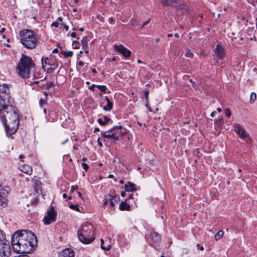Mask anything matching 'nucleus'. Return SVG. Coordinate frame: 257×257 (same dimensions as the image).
<instances>
[{"label":"nucleus","mask_w":257,"mask_h":257,"mask_svg":"<svg viewBox=\"0 0 257 257\" xmlns=\"http://www.w3.org/2000/svg\"><path fill=\"white\" fill-rule=\"evenodd\" d=\"M74 251L69 248H67L61 251L58 255V257H74Z\"/></svg>","instance_id":"nucleus-15"},{"label":"nucleus","mask_w":257,"mask_h":257,"mask_svg":"<svg viewBox=\"0 0 257 257\" xmlns=\"http://www.w3.org/2000/svg\"><path fill=\"white\" fill-rule=\"evenodd\" d=\"M53 52L54 53L58 52V49L57 48H55V49L53 50Z\"/></svg>","instance_id":"nucleus-58"},{"label":"nucleus","mask_w":257,"mask_h":257,"mask_svg":"<svg viewBox=\"0 0 257 257\" xmlns=\"http://www.w3.org/2000/svg\"><path fill=\"white\" fill-rule=\"evenodd\" d=\"M79 30L81 32H83L84 31V29L83 28H81L79 29Z\"/></svg>","instance_id":"nucleus-63"},{"label":"nucleus","mask_w":257,"mask_h":257,"mask_svg":"<svg viewBox=\"0 0 257 257\" xmlns=\"http://www.w3.org/2000/svg\"><path fill=\"white\" fill-rule=\"evenodd\" d=\"M20 41L27 49H34L38 44V39L35 33L28 29L22 30L20 33Z\"/></svg>","instance_id":"nucleus-2"},{"label":"nucleus","mask_w":257,"mask_h":257,"mask_svg":"<svg viewBox=\"0 0 257 257\" xmlns=\"http://www.w3.org/2000/svg\"><path fill=\"white\" fill-rule=\"evenodd\" d=\"M256 99V95L255 93L252 92L250 95V102L253 103Z\"/></svg>","instance_id":"nucleus-32"},{"label":"nucleus","mask_w":257,"mask_h":257,"mask_svg":"<svg viewBox=\"0 0 257 257\" xmlns=\"http://www.w3.org/2000/svg\"><path fill=\"white\" fill-rule=\"evenodd\" d=\"M58 25H59V23H58V22L56 21V22H53L51 26L57 28L58 27Z\"/></svg>","instance_id":"nucleus-39"},{"label":"nucleus","mask_w":257,"mask_h":257,"mask_svg":"<svg viewBox=\"0 0 257 257\" xmlns=\"http://www.w3.org/2000/svg\"><path fill=\"white\" fill-rule=\"evenodd\" d=\"M10 92L8 84H3L0 85V98L7 97L8 99H9Z\"/></svg>","instance_id":"nucleus-14"},{"label":"nucleus","mask_w":257,"mask_h":257,"mask_svg":"<svg viewBox=\"0 0 257 257\" xmlns=\"http://www.w3.org/2000/svg\"><path fill=\"white\" fill-rule=\"evenodd\" d=\"M101 247L102 249H103L104 250H108L110 248L111 246L109 244L105 245V244H104V240L102 239H101Z\"/></svg>","instance_id":"nucleus-29"},{"label":"nucleus","mask_w":257,"mask_h":257,"mask_svg":"<svg viewBox=\"0 0 257 257\" xmlns=\"http://www.w3.org/2000/svg\"><path fill=\"white\" fill-rule=\"evenodd\" d=\"M78 188V187L77 185H76V186H72L71 187L70 191H71V192H73L74 191L77 190Z\"/></svg>","instance_id":"nucleus-38"},{"label":"nucleus","mask_w":257,"mask_h":257,"mask_svg":"<svg viewBox=\"0 0 257 257\" xmlns=\"http://www.w3.org/2000/svg\"><path fill=\"white\" fill-rule=\"evenodd\" d=\"M96 86V85H95V84H92L91 86L89 87V89L90 90H94V87Z\"/></svg>","instance_id":"nucleus-50"},{"label":"nucleus","mask_w":257,"mask_h":257,"mask_svg":"<svg viewBox=\"0 0 257 257\" xmlns=\"http://www.w3.org/2000/svg\"><path fill=\"white\" fill-rule=\"evenodd\" d=\"M71 36L72 37H76V33L75 32H73L71 34Z\"/></svg>","instance_id":"nucleus-55"},{"label":"nucleus","mask_w":257,"mask_h":257,"mask_svg":"<svg viewBox=\"0 0 257 257\" xmlns=\"http://www.w3.org/2000/svg\"><path fill=\"white\" fill-rule=\"evenodd\" d=\"M100 131L99 128H98V127H96L95 129H94V132L95 133L96 132H99Z\"/></svg>","instance_id":"nucleus-59"},{"label":"nucleus","mask_w":257,"mask_h":257,"mask_svg":"<svg viewBox=\"0 0 257 257\" xmlns=\"http://www.w3.org/2000/svg\"><path fill=\"white\" fill-rule=\"evenodd\" d=\"M70 208L71 209H72L76 210L77 211H79V212L80 211L79 210V205H78L71 204L70 205Z\"/></svg>","instance_id":"nucleus-34"},{"label":"nucleus","mask_w":257,"mask_h":257,"mask_svg":"<svg viewBox=\"0 0 257 257\" xmlns=\"http://www.w3.org/2000/svg\"><path fill=\"white\" fill-rule=\"evenodd\" d=\"M60 53L64 55L65 57H72L73 55V53L72 51H68V52H66V51H64L63 50H61L60 51Z\"/></svg>","instance_id":"nucleus-30"},{"label":"nucleus","mask_w":257,"mask_h":257,"mask_svg":"<svg viewBox=\"0 0 257 257\" xmlns=\"http://www.w3.org/2000/svg\"><path fill=\"white\" fill-rule=\"evenodd\" d=\"M113 177V175H109L108 176V178H112Z\"/></svg>","instance_id":"nucleus-64"},{"label":"nucleus","mask_w":257,"mask_h":257,"mask_svg":"<svg viewBox=\"0 0 257 257\" xmlns=\"http://www.w3.org/2000/svg\"><path fill=\"white\" fill-rule=\"evenodd\" d=\"M113 21V19L112 18H110L109 19V22L110 23H111Z\"/></svg>","instance_id":"nucleus-61"},{"label":"nucleus","mask_w":257,"mask_h":257,"mask_svg":"<svg viewBox=\"0 0 257 257\" xmlns=\"http://www.w3.org/2000/svg\"><path fill=\"white\" fill-rule=\"evenodd\" d=\"M151 239V245L157 248L158 244L161 241V237L160 235L156 232H152L150 234Z\"/></svg>","instance_id":"nucleus-13"},{"label":"nucleus","mask_w":257,"mask_h":257,"mask_svg":"<svg viewBox=\"0 0 257 257\" xmlns=\"http://www.w3.org/2000/svg\"><path fill=\"white\" fill-rule=\"evenodd\" d=\"M174 36L177 38H179V35L178 33H176Z\"/></svg>","instance_id":"nucleus-62"},{"label":"nucleus","mask_w":257,"mask_h":257,"mask_svg":"<svg viewBox=\"0 0 257 257\" xmlns=\"http://www.w3.org/2000/svg\"><path fill=\"white\" fill-rule=\"evenodd\" d=\"M20 170L21 172L29 175H31L33 172L32 167L27 165H24L21 166Z\"/></svg>","instance_id":"nucleus-19"},{"label":"nucleus","mask_w":257,"mask_h":257,"mask_svg":"<svg viewBox=\"0 0 257 257\" xmlns=\"http://www.w3.org/2000/svg\"><path fill=\"white\" fill-rule=\"evenodd\" d=\"M0 106L2 107L1 110L4 111V115L5 112L8 114L10 110H12L13 109L9 99L7 97L0 98Z\"/></svg>","instance_id":"nucleus-9"},{"label":"nucleus","mask_w":257,"mask_h":257,"mask_svg":"<svg viewBox=\"0 0 257 257\" xmlns=\"http://www.w3.org/2000/svg\"><path fill=\"white\" fill-rule=\"evenodd\" d=\"M96 87L102 92H105L107 89L105 85H96Z\"/></svg>","instance_id":"nucleus-33"},{"label":"nucleus","mask_w":257,"mask_h":257,"mask_svg":"<svg viewBox=\"0 0 257 257\" xmlns=\"http://www.w3.org/2000/svg\"><path fill=\"white\" fill-rule=\"evenodd\" d=\"M126 200L127 199H125L124 201H122V202L120 204L119 208L120 210H131V207L126 203Z\"/></svg>","instance_id":"nucleus-22"},{"label":"nucleus","mask_w":257,"mask_h":257,"mask_svg":"<svg viewBox=\"0 0 257 257\" xmlns=\"http://www.w3.org/2000/svg\"><path fill=\"white\" fill-rule=\"evenodd\" d=\"M81 43L82 45V49L84 50V52L86 54H88L89 52L88 51V43H87V37H84L81 40Z\"/></svg>","instance_id":"nucleus-21"},{"label":"nucleus","mask_w":257,"mask_h":257,"mask_svg":"<svg viewBox=\"0 0 257 257\" xmlns=\"http://www.w3.org/2000/svg\"><path fill=\"white\" fill-rule=\"evenodd\" d=\"M77 194H78V195L79 197H82V194H81V192H80L79 191H77Z\"/></svg>","instance_id":"nucleus-60"},{"label":"nucleus","mask_w":257,"mask_h":257,"mask_svg":"<svg viewBox=\"0 0 257 257\" xmlns=\"http://www.w3.org/2000/svg\"><path fill=\"white\" fill-rule=\"evenodd\" d=\"M68 141V139H66L65 141L61 143L62 145H64Z\"/></svg>","instance_id":"nucleus-57"},{"label":"nucleus","mask_w":257,"mask_h":257,"mask_svg":"<svg viewBox=\"0 0 257 257\" xmlns=\"http://www.w3.org/2000/svg\"><path fill=\"white\" fill-rule=\"evenodd\" d=\"M110 119L107 117V116H104L103 117V119L102 118H98L97 119V122L99 123L100 125H105L106 123H107Z\"/></svg>","instance_id":"nucleus-26"},{"label":"nucleus","mask_w":257,"mask_h":257,"mask_svg":"<svg viewBox=\"0 0 257 257\" xmlns=\"http://www.w3.org/2000/svg\"><path fill=\"white\" fill-rule=\"evenodd\" d=\"M32 58L22 54L21 58L17 66L18 73L22 78L29 77L30 70L35 67Z\"/></svg>","instance_id":"nucleus-3"},{"label":"nucleus","mask_w":257,"mask_h":257,"mask_svg":"<svg viewBox=\"0 0 257 257\" xmlns=\"http://www.w3.org/2000/svg\"><path fill=\"white\" fill-rule=\"evenodd\" d=\"M134 194L132 193L131 194H130L129 196H128V199H134Z\"/></svg>","instance_id":"nucleus-54"},{"label":"nucleus","mask_w":257,"mask_h":257,"mask_svg":"<svg viewBox=\"0 0 257 257\" xmlns=\"http://www.w3.org/2000/svg\"><path fill=\"white\" fill-rule=\"evenodd\" d=\"M185 55L186 57L192 58H193L194 54H193V53L191 52L190 51H188L186 53Z\"/></svg>","instance_id":"nucleus-35"},{"label":"nucleus","mask_w":257,"mask_h":257,"mask_svg":"<svg viewBox=\"0 0 257 257\" xmlns=\"http://www.w3.org/2000/svg\"><path fill=\"white\" fill-rule=\"evenodd\" d=\"M27 253H22V254H20L18 255V256L15 257H30L29 256L27 255L26 254Z\"/></svg>","instance_id":"nucleus-43"},{"label":"nucleus","mask_w":257,"mask_h":257,"mask_svg":"<svg viewBox=\"0 0 257 257\" xmlns=\"http://www.w3.org/2000/svg\"><path fill=\"white\" fill-rule=\"evenodd\" d=\"M150 19H149V20H147V21H146V22L143 24V26H142V28H143V27H145L146 25H147L148 24H149V23H150Z\"/></svg>","instance_id":"nucleus-45"},{"label":"nucleus","mask_w":257,"mask_h":257,"mask_svg":"<svg viewBox=\"0 0 257 257\" xmlns=\"http://www.w3.org/2000/svg\"><path fill=\"white\" fill-rule=\"evenodd\" d=\"M9 241L7 240L6 238L5 234L4 233L3 231L0 230V245L6 244L7 243H9Z\"/></svg>","instance_id":"nucleus-24"},{"label":"nucleus","mask_w":257,"mask_h":257,"mask_svg":"<svg viewBox=\"0 0 257 257\" xmlns=\"http://www.w3.org/2000/svg\"><path fill=\"white\" fill-rule=\"evenodd\" d=\"M225 115L228 117H229L231 115V112L229 109H225Z\"/></svg>","instance_id":"nucleus-37"},{"label":"nucleus","mask_w":257,"mask_h":257,"mask_svg":"<svg viewBox=\"0 0 257 257\" xmlns=\"http://www.w3.org/2000/svg\"><path fill=\"white\" fill-rule=\"evenodd\" d=\"M124 190L126 192H132L137 190L136 185L131 182H128L124 185Z\"/></svg>","instance_id":"nucleus-20"},{"label":"nucleus","mask_w":257,"mask_h":257,"mask_svg":"<svg viewBox=\"0 0 257 257\" xmlns=\"http://www.w3.org/2000/svg\"><path fill=\"white\" fill-rule=\"evenodd\" d=\"M45 103V101L43 99H41L39 102L40 105L42 107L43 105Z\"/></svg>","instance_id":"nucleus-42"},{"label":"nucleus","mask_w":257,"mask_h":257,"mask_svg":"<svg viewBox=\"0 0 257 257\" xmlns=\"http://www.w3.org/2000/svg\"><path fill=\"white\" fill-rule=\"evenodd\" d=\"M42 64L43 69H44L45 67L44 64L49 65L50 67L47 69V72L51 73L53 72L54 69L58 67L59 61L53 57H51L50 58L42 57Z\"/></svg>","instance_id":"nucleus-6"},{"label":"nucleus","mask_w":257,"mask_h":257,"mask_svg":"<svg viewBox=\"0 0 257 257\" xmlns=\"http://www.w3.org/2000/svg\"><path fill=\"white\" fill-rule=\"evenodd\" d=\"M107 204V200L106 199L103 200V206H105Z\"/></svg>","instance_id":"nucleus-47"},{"label":"nucleus","mask_w":257,"mask_h":257,"mask_svg":"<svg viewBox=\"0 0 257 257\" xmlns=\"http://www.w3.org/2000/svg\"><path fill=\"white\" fill-rule=\"evenodd\" d=\"M41 184V182L40 181H37V182H36V185L35 186V187H36V189H37V188H38V186Z\"/></svg>","instance_id":"nucleus-46"},{"label":"nucleus","mask_w":257,"mask_h":257,"mask_svg":"<svg viewBox=\"0 0 257 257\" xmlns=\"http://www.w3.org/2000/svg\"><path fill=\"white\" fill-rule=\"evenodd\" d=\"M178 0H162V3L164 6H168L177 3Z\"/></svg>","instance_id":"nucleus-28"},{"label":"nucleus","mask_w":257,"mask_h":257,"mask_svg":"<svg viewBox=\"0 0 257 257\" xmlns=\"http://www.w3.org/2000/svg\"><path fill=\"white\" fill-rule=\"evenodd\" d=\"M105 99L107 101V105L104 106L103 109L105 111H109L112 108L113 103L110 101L107 96L105 97Z\"/></svg>","instance_id":"nucleus-25"},{"label":"nucleus","mask_w":257,"mask_h":257,"mask_svg":"<svg viewBox=\"0 0 257 257\" xmlns=\"http://www.w3.org/2000/svg\"><path fill=\"white\" fill-rule=\"evenodd\" d=\"M97 142H98V144L99 146H100L101 147L103 146L102 143L100 141L99 138H98L97 139Z\"/></svg>","instance_id":"nucleus-44"},{"label":"nucleus","mask_w":257,"mask_h":257,"mask_svg":"<svg viewBox=\"0 0 257 257\" xmlns=\"http://www.w3.org/2000/svg\"><path fill=\"white\" fill-rule=\"evenodd\" d=\"M0 254L1 257H10L11 254V248L9 243L0 245Z\"/></svg>","instance_id":"nucleus-12"},{"label":"nucleus","mask_w":257,"mask_h":257,"mask_svg":"<svg viewBox=\"0 0 257 257\" xmlns=\"http://www.w3.org/2000/svg\"><path fill=\"white\" fill-rule=\"evenodd\" d=\"M64 26V28L66 30V31H68L69 29V27L64 24H62Z\"/></svg>","instance_id":"nucleus-49"},{"label":"nucleus","mask_w":257,"mask_h":257,"mask_svg":"<svg viewBox=\"0 0 257 257\" xmlns=\"http://www.w3.org/2000/svg\"><path fill=\"white\" fill-rule=\"evenodd\" d=\"M216 111H213L211 114H210V116L212 117H213L214 116H215V114L216 113Z\"/></svg>","instance_id":"nucleus-56"},{"label":"nucleus","mask_w":257,"mask_h":257,"mask_svg":"<svg viewBox=\"0 0 257 257\" xmlns=\"http://www.w3.org/2000/svg\"><path fill=\"white\" fill-rule=\"evenodd\" d=\"M47 86L48 87L50 88V87L54 86V83H53V82H47Z\"/></svg>","instance_id":"nucleus-40"},{"label":"nucleus","mask_w":257,"mask_h":257,"mask_svg":"<svg viewBox=\"0 0 257 257\" xmlns=\"http://www.w3.org/2000/svg\"><path fill=\"white\" fill-rule=\"evenodd\" d=\"M234 131L242 139H244L246 137L245 130L239 124H235L234 125Z\"/></svg>","instance_id":"nucleus-16"},{"label":"nucleus","mask_w":257,"mask_h":257,"mask_svg":"<svg viewBox=\"0 0 257 257\" xmlns=\"http://www.w3.org/2000/svg\"><path fill=\"white\" fill-rule=\"evenodd\" d=\"M11 116L9 118L8 121H13L16 123H19V114L16 112V111L13 110H10Z\"/></svg>","instance_id":"nucleus-17"},{"label":"nucleus","mask_w":257,"mask_h":257,"mask_svg":"<svg viewBox=\"0 0 257 257\" xmlns=\"http://www.w3.org/2000/svg\"><path fill=\"white\" fill-rule=\"evenodd\" d=\"M78 236L79 240L84 244H89L92 242L95 237L90 225L84 224L78 230Z\"/></svg>","instance_id":"nucleus-4"},{"label":"nucleus","mask_w":257,"mask_h":257,"mask_svg":"<svg viewBox=\"0 0 257 257\" xmlns=\"http://www.w3.org/2000/svg\"><path fill=\"white\" fill-rule=\"evenodd\" d=\"M47 215L43 218V222L45 225H49L56 221L57 213L53 207H52L47 212Z\"/></svg>","instance_id":"nucleus-8"},{"label":"nucleus","mask_w":257,"mask_h":257,"mask_svg":"<svg viewBox=\"0 0 257 257\" xmlns=\"http://www.w3.org/2000/svg\"><path fill=\"white\" fill-rule=\"evenodd\" d=\"M149 91H145L144 92V96L145 97L146 100H147L149 96Z\"/></svg>","instance_id":"nucleus-41"},{"label":"nucleus","mask_w":257,"mask_h":257,"mask_svg":"<svg viewBox=\"0 0 257 257\" xmlns=\"http://www.w3.org/2000/svg\"><path fill=\"white\" fill-rule=\"evenodd\" d=\"M224 232L222 230H219L215 235V238L216 240L220 239L223 235Z\"/></svg>","instance_id":"nucleus-31"},{"label":"nucleus","mask_w":257,"mask_h":257,"mask_svg":"<svg viewBox=\"0 0 257 257\" xmlns=\"http://www.w3.org/2000/svg\"><path fill=\"white\" fill-rule=\"evenodd\" d=\"M37 244V237L30 231L26 230L18 231L12 237L13 250L18 253H28L35 249Z\"/></svg>","instance_id":"nucleus-1"},{"label":"nucleus","mask_w":257,"mask_h":257,"mask_svg":"<svg viewBox=\"0 0 257 257\" xmlns=\"http://www.w3.org/2000/svg\"><path fill=\"white\" fill-rule=\"evenodd\" d=\"M78 65L79 66L82 67L84 65V63L82 61H79L78 62Z\"/></svg>","instance_id":"nucleus-51"},{"label":"nucleus","mask_w":257,"mask_h":257,"mask_svg":"<svg viewBox=\"0 0 257 257\" xmlns=\"http://www.w3.org/2000/svg\"><path fill=\"white\" fill-rule=\"evenodd\" d=\"M10 188L8 186L3 188L0 186V206L3 207L7 206V197L9 194Z\"/></svg>","instance_id":"nucleus-10"},{"label":"nucleus","mask_w":257,"mask_h":257,"mask_svg":"<svg viewBox=\"0 0 257 257\" xmlns=\"http://www.w3.org/2000/svg\"><path fill=\"white\" fill-rule=\"evenodd\" d=\"M122 129L121 125L115 126L108 131L102 133V136L104 138L110 139L113 142L116 141L125 134V132L122 131Z\"/></svg>","instance_id":"nucleus-5"},{"label":"nucleus","mask_w":257,"mask_h":257,"mask_svg":"<svg viewBox=\"0 0 257 257\" xmlns=\"http://www.w3.org/2000/svg\"><path fill=\"white\" fill-rule=\"evenodd\" d=\"M82 167L86 171V172H87L89 169V166L85 163H82Z\"/></svg>","instance_id":"nucleus-36"},{"label":"nucleus","mask_w":257,"mask_h":257,"mask_svg":"<svg viewBox=\"0 0 257 257\" xmlns=\"http://www.w3.org/2000/svg\"><path fill=\"white\" fill-rule=\"evenodd\" d=\"M146 107L149 108V110L150 111H152V110H151V108L149 106V104H148V100H146Z\"/></svg>","instance_id":"nucleus-53"},{"label":"nucleus","mask_w":257,"mask_h":257,"mask_svg":"<svg viewBox=\"0 0 257 257\" xmlns=\"http://www.w3.org/2000/svg\"><path fill=\"white\" fill-rule=\"evenodd\" d=\"M125 192L126 191H121V193H120V195L122 197H124L126 195V193H125Z\"/></svg>","instance_id":"nucleus-52"},{"label":"nucleus","mask_w":257,"mask_h":257,"mask_svg":"<svg viewBox=\"0 0 257 257\" xmlns=\"http://www.w3.org/2000/svg\"><path fill=\"white\" fill-rule=\"evenodd\" d=\"M2 121L7 135H12L17 132L18 128L19 123L8 121L7 119L5 118H2Z\"/></svg>","instance_id":"nucleus-7"},{"label":"nucleus","mask_w":257,"mask_h":257,"mask_svg":"<svg viewBox=\"0 0 257 257\" xmlns=\"http://www.w3.org/2000/svg\"><path fill=\"white\" fill-rule=\"evenodd\" d=\"M215 53L218 59H223L224 58L225 56L224 51L223 48L219 44L217 45L215 48Z\"/></svg>","instance_id":"nucleus-18"},{"label":"nucleus","mask_w":257,"mask_h":257,"mask_svg":"<svg viewBox=\"0 0 257 257\" xmlns=\"http://www.w3.org/2000/svg\"><path fill=\"white\" fill-rule=\"evenodd\" d=\"M109 200L110 202V205L113 208L115 206V204L117 203V200L119 199V196L118 195H115L114 196H112L111 195H109Z\"/></svg>","instance_id":"nucleus-23"},{"label":"nucleus","mask_w":257,"mask_h":257,"mask_svg":"<svg viewBox=\"0 0 257 257\" xmlns=\"http://www.w3.org/2000/svg\"><path fill=\"white\" fill-rule=\"evenodd\" d=\"M177 9L178 11H181L182 13L188 12V7L184 4L179 5Z\"/></svg>","instance_id":"nucleus-27"},{"label":"nucleus","mask_w":257,"mask_h":257,"mask_svg":"<svg viewBox=\"0 0 257 257\" xmlns=\"http://www.w3.org/2000/svg\"><path fill=\"white\" fill-rule=\"evenodd\" d=\"M62 20H63V19L61 17H59L57 20V22H58V23H59L60 22H62Z\"/></svg>","instance_id":"nucleus-48"},{"label":"nucleus","mask_w":257,"mask_h":257,"mask_svg":"<svg viewBox=\"0 0 257 257\" xmlns=\"http://www.w3.org/2000/svg\"><path fill=\"white\" fill-rule=\"evenodd\" d=\"M115 51L122 54L125 58H128L131 56V52L123 45H115L114 46Z\"/></svg>","instance_id":"nucleus-11"}]
</instances>
